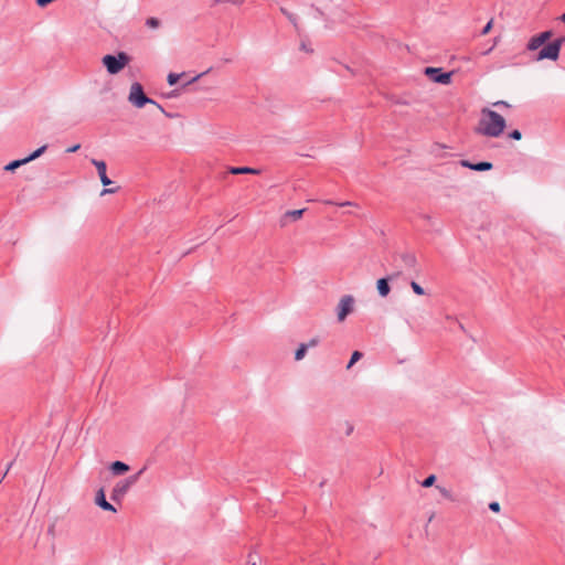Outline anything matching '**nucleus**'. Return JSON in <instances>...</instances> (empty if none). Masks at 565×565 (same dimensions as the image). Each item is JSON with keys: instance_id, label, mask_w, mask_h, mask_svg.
Listing matches in <instances>:
<instances>
[{"instance_id": "1", "label": "nucleus", "mask_w": 565, "mask_h": 565, "mask_svg": "<svg viewBox=\"0 0 565 565\" xmlns=\"http://www.w3.org/2000/svg\"><path fill=\"white\" fill-rule=\"evenodd\" d=\"M507 122L503 116L489 108H483L477 132L487 137L497 138L505 129Z\"/></svg>"}, {"instance_id": "2", "label": "nucleus", "mask_w": 565, "mask_h": 565, "mask_svg": "<svg viewBox=\"0 0 565 565\" xmlns=\"http://www.w3.org/2000/svg\"><path fill=\"white\" fill-rule=\"evenodd\" d=\"M131 61V57L126 52H118L116 55L107 54L103 56L102 63L110 75L118 74Z\"/></svg>"}, {"instance_id": "3", "label": "nucleus", "mask_w": 565, "mask_h": 565, "mask_svg": "<svg viewBox=\"0 0 565 565\" xmlns=\"http://www.w3.org/2000/svg\"><path fill=\"white\" fill-rule=\"evenodd\" d=\"M146 467L141 468L137 473L129 476L126 479L118 481L111 490L110 499L115 502H120L129 489L138 482L141 475L146 471Z\"/></svg>"}, {"instance_id": "4", "label": "nucleus", "mask_w": 565, "mask_h": 565, "mask_svg": "<svg viewBox=\"0 0 565 565\" xmlns=\"http://www.w3.org/2000/svg\"><path fill=\"white\" fill-rule=\"evenodd\" d=\"M128 100L137 108H142L146 104L156 105L162 113L169 116L161 105L145 94L142 85L138 82L131 84Z\"/></svg>"}, {"instance_id": "5", "label": "nucleus", "mask_w": 565, "mask_h": 565, "mask_svg": "<svg viewBox=\"0 0 565 565\" xmlns=\"http://www.w3.org/2000/svg\"><path fill=\"white\" fill-rule=\"evenodd\" d=\"M564 43L563 38H558L550 43H547L545 46H543L536 55V61H543V60H551L556 61L559 56V52L562 49V45Z\"/></svg>"}, {"instance_id": "6", "label": "nucleus", "mask_w": 565, "mask_h": 565, "mask_svg": "<svg viewBox=\"0 0 565 565\" xmlns=\"http://www.w3.org/2000/svg\"><path fill=\"white\" fill-rule=\"evenodd\" d=\"M355 299L352 295H344L340 298L337 306V318L339 322H342L354 310Z\"/></svg>"}, {"instance_id": "7", "label": "nucleus", "mask_w": 565, "mask_h": 565, "mask_svg": "<svg viewBox=\"0 0 565 565\" xmlns=\"http://www.w3.org/2000/svg\"><path fill=\"white\" fill-rule=\"evenodd\" d=\"M424 74L434 83L448 85L451 82L452 72H444L441 67H426Z\"/></svg>"}, {"instance_id": "8", "label": "nucleus", "mask_w": 565, "mask_h": 565, "mask_svg": "<svg viewBox=\"0 0 565 565\" xmlns=\"http://www.w3.org/2000/svg\"><path fill=\"white\" fill-rule=\"evenodd\" d=\"M401 262L403 268L417 271V258L414 253L404 252L393 255V262Z\"/></svg>"}, {"instance_id": "9", "label": "nucleus", "mask_w": 565, "mask_h": 565, "mask_svg": "<svg viewBox=\"0 0 565 565\" xmlns=\"http://www.w3.org/2000/svg\"><path fill=\"white\" fill-rule=\"evenodd\" d=\"M401 274H402V270H397L396 273H393L388 277L380 278L376 281V288H377L379 295L381 297H386L390 294V291H391V287L388 284L390 280L396 279L397 277H399Z\"/></svg>"}, {"instance_id": "10", "label": "nucleus", "mask_w": 565, "mask_h": 565, "mask_svg": "<svg viewBox=\"0 0 565 565\" xmlns=\"http://www.w3.org/2000/svg\"><path fill=\"white\" fill-rule=\"evenodd\" d=\"M92 163L96 167L100 182L104 186H107L113 183V181L107 177L106 170L107 166L106 162L103 160L92 159Z\"/></svg>"}, {"instance_id": "11", "label": "nucleus", "mask_w": 565, "mask_h": 565, "mask_svg": "<svg viewBox=\"0 0 565 565\" xmlns=\"http://www.w3.org/2000/svg\"><path fill=\"white\" fill-rule=\"evenodd\" d=\"M95 503L105 511L116 512L115 507L106 500L105 491L103 488L96 492Z\"/></svg>"}, {"instance_id": "12", "label": "nucleus", "mask_w": 565, "mask_h": 565, "mask_svg": "<svg viewBox=\"0 0 565 565\" xmlns=\"http://www.w3.org/2000/svg\"><path fill=\"white\" fill-rule=\"evenodd\" d=\"M109 469L113 475L121 476L129 470V466L127 463H125L124 461L117 460V461L111 462V465L109 466Z\"/></svg>"}, {"instance_id": "13", "label": "nucleus", "mask_w": 565, "mask_h": 565, "mask_svg": "<svg viewBox=\"0 0 565 565\" xmlns=\"http://www.w3.org/2000/svg\"><path fill=\"white\" fill-rule=\"evenodd\" d=\"M543 45V42L541 41L540 36L536 34L534 36H532L527 44H526V50L527 51H536L539 50L541 46Z\"/></svg>"}, {"instance_id": "14", "label": "nucleus", "mask_w": 565, "mask_h": 565, "mask_svg": "<svg viewBox=\"0 0 565 565\" xmlns=\"http://www.w3.org/2000/svg\"><path fill=\"white\" fill-rule=\"evenodd\" d=\"M230 172L232 174H245V173L257 174L259 171L254 168H249V167H234V168H231Z\"/></svg>"}, {"instance_id": "15", "label": "nucleus", "mask_w": 565, "mask_h": 565, "mask_svg": "<svg viewBox=\"0 0 565 565\" xmlns=\"http://www.w3.org/2000/svg\"><path fill=\"white\" fill-rule=\"evenodd\" d=\"M26 160L23 158V159H19V160H13L11 162H9L6 167H4V170L6 171H14L15 169H18L19 167L23 166V164H26Z\"/></svg>"}, {"instance_id": "16", "label": "nucleus", "mask_w": 565, "mask_h": 565, "mask_svg": "<svg viewBox=\"0 0 565 565\" xmlns=\"http://www.w3.org/2000/svg\"><path fill=\"white\" fill-rule=\"evenodd\" d=\"M47 146L44 145L40 148H38L35 151H33L31 154H29L28 157H25L24 159L26 160V162L29 163L30 161H33L35 160L36 158H39L41 154H43L46 150Z\"/></svg>"}, {"instance_id": "17", "label": "nucleus", "mask_w": 565, "mask_h": 565, "mask_svg": "<svg viewBox=\"0 0 565 565\" xmlns=\"http://www.w3.org/2000/svg\"><path fill=\"white\" fill-rule=\"evenodd\" d=\"M492 168H493V166H492L491 162L481 161V162L475 163V166L472 167V170H475V171H489Z\"/></svg>"}, {"instance_id": "18", "label": "nucleus", "mask_w": 565, "mask_h": 565, "mask_svg": "<svg viewBox=\"0 0 565 565\" xmlns=\"http://www.w3.org/2000/svg\"><path fill=\"white\" fill-rule=\"evenodd\" d=\"M307 351H308V345H305V343H301L295 352V360L296 361L302 360L305 358Z\"/></svg>"}, {"instance_id": "19", "label": "nucleus", "mask_w": 565, "mask_h": 565, "mask_svg": "<svg viewBox=\"0 0 565 565\" xmlns=\"http://www.w3.org/2000/svg\"><path fill=\"white\" fill-rule=\"evenodd\" d=\"M305 211V209L288 211L286 212L285 216L291 217L292 220L296 221L302 216Z\"/></svg>"}, {"instance_id": "20", "label": "nucleus", "mask_w": 565, "mask_h": 565, "mask_svg": "<svg viewBox=\"0 0 565 565\" xmlns=\"http://www.w3.org/2000/svg\"><path fill=\"white\" fill-rule=\"evenodd\" d=\"M363 354L360 351H354L351 355V359L347 365V369H351L361 358Z\"/></svg>"}, {"instance_id": "21", "label": "nucleus", "mask_w": 565, "mask_h": 565, "mask_svg": "<svg viewBox=\"0 0 565 565\" xmlns=\"http://www.w3.org/2000/svg\"><path fill=\"white\" fill-rule=\"evenodd\" d=\"M446 148V146L441 143H434L430 148V152L435 154L436 157H441V151Z\"/></svg>"}, {"instance_id": "22", "label": "nucleus", "mask_w": 565, "mask_h": 565, "mask_svg": "<svg viewBox=\"0 0 565 565\" xmlns=\"http://www.w3.org/2000/svg\"><path fill=\"white\" fill-rule=\"evenodd\" d=\"M280 11L284 15L287 17V19L294 24V26L297 28V17L294 13L286 10L285 8H280Z\"/></svg>"}, {"instance_id": "23", "label": "nucleus", "mask_w": 565, "mask_h": 565, "mask_svg": "<svg viewBox=\"0 0 565 565\" xmlns=\"http://www.w3.org/2000/svg\"><path fill=\"white\" fill-rule=\"evenodd\" d=\"M182 75H184V73H182V74L170 73L167 77L168 84L171 86L175 85Z\"/></svg>"}, {"instance_id": "24", "label": "nucleus", "mask_w": 565, "mask_h": 565, "mask_svg": "<svg viewBox=\"0 0 565 565\" xmlns=\"http://www.w3.org/2000/svg\"><path fill=\"white\" fill-rule=\"evenodd\" d=\"M411 287H412L413 291H414L416 295H418V296H423V295H425V290H424V288H423L419 284H417L416 281H414V280H413V281H411Z\"/></svg>"}, {"instance_id": "25", "label": "nucleus", "mask_w": 565, "mask_h": 565, "mask_svg": "<svg viewBox=\"0 0 565 565\" xmlns=\"http://www.w3.org/2000/svg\"><path fill=\"white\" fill-rule=\"evenodd\" d=\"M436 481V476L435 475H429L427 478L424 479V481L422 482V487L424 488H429L431 487Z\"/></svg>"}, {"instance_id": "26", "label": "nucleus", "mask_w": 565, "mask_h": 565, "mask_svg": "<svg viewBox=\"0 0 565 565\" xmlns=\"http://www.w3.org/2000/svg\"><path fill=\"white\" fill-rule=\"evenodd\" d=\"M146 25L152 29H157L160 26V20L157 18H148L146 20Z\"/></svg>"}, {"instance_id": "27", "label": "nucleus", "mask_w": 565, "mask_h": 565, "mask_svg": "<svg viewBox=\"0 0 565 565\" xmlns=\"http://www.w3.org/2000/svg\"><path fill=\"white\" fill-rule=\"evenodd\" d=\"M541 39V41L543 42V44H545L553 35L552 31H544V32H541L537 34Z\"/></svg>"}, {"instance_id": "28", "label": "nucleus", "mask_w": 565, "mask_h": 565, "mask_svg": "<svg viewBox=\"0 0 565 565\" xmlns=\"http://www.w3.org/2000/svg\"><path fill=\"white\" fill-rule=\"evenodd\" d=\"M259 561H260V557L258 554L250 553L248 555V565H257Z\"/></svg>"}, {"instance_id": "29", "label": "nucleus", "mask_w": 565, "mask_h": 565, "mask_svg": "<svg viewBox=\"0 0 565 565\" xmlns=\"http://www.w3.org/2000/svg\"><path fill=\"white\" fill-rule=\"evenodd\" d=\"M437 489L439 490L440 494H441L444 498H446V499H452V498H451V492H450L448 489H446V488H444V487H440V486H437Z\"/></svg>"}, {"instance_id": "30", "label": "nucleus", "mask_w": 565, "mask_h": 565, "mask_svg": "<svg viewBox=\"0 0 565 565\" xmlns=\"http://www.w3.org/2000/svg\"><path fill=\"white\" fill-rule=\"evenodd\" d=\"M492 25H493V20H490L484 26L483 29L481 30L480 34L481 35H486L490 32V30L492 29Z\"/></svg>"}, {"instance_id": "31", "label": "nucleus", "mask_w": 565, "mask_h": 565, "mask_svg": "<svg viewBox=\"0 0 565 565\" xmlns=\"http://www.w3.org/2000/svg\"><path fill=\"white\" fill-rule=\"evenodd\" d=\"M509 137L513 140H520L522 138V134L520 130L514 129L509 134Z\"/></svg>"}, {"instance_id": "32", "label": "nucleus", "mask_w": 565, "mask_h": 565, "mask_svg": "<svg viewBox=\"0 0 565 565\" xmlns=\"http://www.w3.org/2000/svg\"><path fill=\"white\" fill-rule=\"evenodd\" d=\"M209 71L206 72H203V73H200L198 75H195L193 78H191L190 81H188L182 87H185L188 85H191L192 83L196 82L199 78H201L203 75H205Z\"/></svg>"}, {"instance_id": "33", "label": "nucleus", "mask_w": 565, "mask_h": 565, "mask_svg": "<svg viewBox=\"0 0 565 565\" xmlns=\"http://www.w3.org/2000/svg\"><path fill=\"white\" fill-rule=\"evenodd\" d=\"M489 509L492 511V512H495L498 513L500 511V503L497 502V501H493V502H490L489 503Z\"/></svg>"}, {"instance_id": "34", "label": "nucleus", "mask_w": 565, "mask_h": 565, "mask_svg": "<svg viewBox=\"0 0 565 565\" xmlns=\"http://www.w3.org/2000/svg\"><path fill=\"white\" fill-rule=\"evenodd\" d=\"M118 191V188H105L100 195H106V194H113V193H116Z\"/></svg>"}, {"instance_id": "35", "label": "nucleus", "mask_w": 565, "mask_h": 565, "mask_svg": "<svg viewBox=\"0 0 565 565\" xmlns=\"http://www.w3.org/2000/svg\"><path fill=\"white\" fill-rule=\"evenodd\" d=\"M328 204H337L339 206H352V205H355L353 202L351 201H345V202H341V203H334L332 201H327Z\"/></svg>"}, {"instance_id": "36", "label": "nucleus", "mask_w": 565, "mask_h": 565, "mask_svg": "<svg viewBox=\"0 0 565 565\" xmlns=\"http://www.w3.org/2000/svg\"><path fill=\"white\" fill-rule=\"evenodd\" d=\"M15 462V459L11 460L8 465H7V468H6V471L2 476V479L0 480L2 482V480L7 477V475L9 473L10 469L12 468V466L14 465Z\"/></svg>"}, {"instance_id": "37", "label": "nucleus", "mask_w": 565, "mask_h": 565, "mask_svg": "<svg viewBox=\"0 0 565 565\" xmlns=\"http://www.w3.org/2000/svg\"><path fill=\"white\" fill-rule=\"evenodd\" d=\"M318 343H319V339L318 338H312L308 343H305V345H308V349H309V348L317 347Z\"/></svg>"}, {"instance_id": "38", "label": "nucleus", "mask_w": 565, "mask_h": 565, "mask_svg": "<svg viewBox=\"0 0 565 565\" xmlns=\"http://www.w3.org/2000/svg\"><path fill=\"white\" fill-rule=\"evenodd\" d=\"M493 106H498V107H507V108L511 107V105H510L508 102H505V100H498V102H495V103L493 104Z\"/></svg>"}, {"instance_id": "39", "label": "nucleus", "mask_w": 565, "mask_h": 565, "mask_svg": "<svg viewBox=\"0 0 565 565\" xmlns=\"http://www.w3.org/2000/svg\"><path fill=\"white\" fill-rule=\"evenodd\" d=\"M460 164L465 168H468V169H471L472 170V167L475 166V163L468 161V160H461L460 161Z\"/></svg>"}, {"instance_id": "40", "label": "nucleus", "mask_w": 565, "mask_h": 565, "mask_svg": "<svg viewBox=\"0 0 565 565\" xmlns=\"http://www.w3.org/2000/svg\"><path fill=\"white\" fill-rule=\"evenodd\" d=\"M54 0H36V4L39 7H45L47 6L49 3L53 2Z\"/></svg>"}, {"instance_id": "41", "label": "nucleus", "mask_w": 565, "mask_h": 565, "mask_svg": "<svg viewBox=\"0 0 565 565\" xmlns=\"http://www.w3.org/2000/svg\"><path fill=\"white\" fill-rule=\"evenodd\" d=\"M79 148H81V145H79V143H77V145H74V146H72L71 148H68V149L66 150V152H70V153H71V152H75V151H77Z\"/></svg>"}, {"instance_id": "42", "label": "nucleus", "mask_w": 565, "mask_h": 565, "mask_svg": "<svg viewBox=\"0 0 565 565\" xmlns=\"http://www.w3.org/2000/svg\"><path fill=\"white\" fill-rule=\"evenodd\" d=\"M497 43H498V39H494L493 45L491 47H489L487 51H484L483 54L484 55L489 54L493 50V47L497 45Z\"/></svg>"}, {"instance_id": "43", "label": "nucleus", "mask_w": 565, "mask_h": 565, "mask_svg": "<svg viewBox=\"0 0 565 565\" xmlns=\"http://www.w3.org/2000/svg\"><path fill=\"white\" fill-rule=\"evenodd\" d=\"M227 2H230V3H231V1H230V0H214V1H213V6H215V4H220V3H227Z\"/></svg>"}, {"instance_id": "44", "label": "nucleus", "mask_w": 565, "mask_h": 565, "mask_svg": "<svg viewBox=\"0 0 565 565\" xmlns=\"http://www.w3.org/2000/svg\"><path fill=\"white\" fill-rule=\"evenodd\" d=\"M235 6H241L245 0H230Z\"/></svg>"}, {"instance_id": "45", "label": "nucleus", "mask_w": 565, "mask_h": 565, "mask_svg": "<svg viewBox=\"0 0 565 565\" xmlns=\"http://www.w3.org/2000/svg\"><path fill=\"white\" fill-rule=\"evenodd\" d=\"M179 96V89H174L169 94V97H177Z\"/></svg>"}, {"instance_id": "46", "label": "nucleus", "mask_w": 565, "mask_h": 565, "mask_svg": "<svg viewBox=\"0 0 565 565\" xmlns=\"http://www.w3.org/2000/svg\"><path fill=\"white\" fill-rule=\"evenodd\" d=\"M353 430V426L348 424V428H347V435H350Z\"/></svg>"}, {"instance_id": "47", "label": "nucleus", "mask_w": 565, "mask_h": 565, "mask_svg": "<svg viewBox=\"0 0 565 565\" xmlns=\"http://www.w3.org/2000/svg\"><path fill=\"white\" fill-rule=\"evenodd\" d=\"M301 50L306 52H311V50H309L305 43L301 44Z\"/></svg>"}, {"instance_id": "48", "label": "nucleus", "mask_w": 565, "mask_h": 565, "mask_svg": "<svg viewBox=\"0 0 565 565\" xmlns=\"http://www.w3.org/2000/svg\"><path fill=\"white\" fill-rule=\"evenodd\" d=\"M561 20L565 23V13L562 14Z\"/></svg>"}]
</instances>
